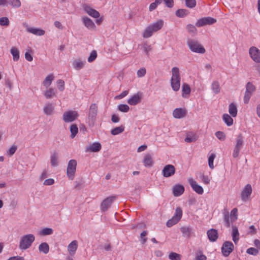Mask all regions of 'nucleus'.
<instances>
[{
  "label": "nucleus",
  "mask_w": 260,
  "mask_h": 260,
  "mask_svg": "<svg viewBox=\"0 0 260 260\" xmlns=\"http://www.w3.org/2000/svg\"><path fill=\"white\" fill-rule=\"evenodd\" d=\"M35 240V237L32 234H27L21 237L19 248L21 250H26L29 248Z\"/></svg>",
  "instance_id": "nucleus-1"
},
{
  "label": "nucleus",
  "mask_w": 260,
  "mask_h": 260,
  "mask_svg": "<svg viewBox=\"0 0 260 260\" xmlns=\"http://www.w3.org/2000/svg\"><path fill=\"white\" fill-rule=\"evenodd\" d=\"M187 44L190 50L192 52L203 54L206 51L204 47L197 41L190 39L187 41Z\"/></svg>",
  "instance_id": "nucleus-2"
},
{
  "label": "nucleus",
  "mask_w": 260,
  "mask_h": 260,
  "mask_svg": "<svg viewBox=\"0 0 260 260\" xmlns=\"http://www.w3.org/2000/svg\"><path fill=\"white\" fill-rule=\"evenodd\" d=\"M231 221L230 220L229 213L228 211L224 212V220L225 222L226 227L230 226L231 223L235 221L238 218V209L236 208H234L231 212L230 214Z\"/></svg>",
  "instance_id": "nucleus-3"
},
{
  "label": "nucleus",
  "mask_w": 260,
  "mask_h": 260,
  "mask_svg": "<svg viewBox=\"0 0 260 260\" xmlns=\"http://www.w3.org/2000/svg\"><path fill=\"white\" fill-rule=\"evenodd\" d=\"M77 165V162L75 159H71L68 162L67 175L69 179L71 180H73L74 178Z\"/></svg>",
  "instance_id": "nucleus-4"
},
{
  "label": "nucleus",
  "mask_w": 260,
  "mask_h": 260,
  "mask_svg": "<svg viewBox=\"0 0 260 260\" xmlns=\"http://www.w3.org/2000/svg\"><path fill=\"white\" fill-rule=\"evenodd\" d=\"M236 145L233 152V156L236 158L238 156L240 150L243 147L244 141L242 134H239L236 139Z\"/></svg>",
  "instance_id": "nucleus-5"
},
{
  "label": "nucleus",
  "mask_w": 260,
  "mask_h": 260,
  "mask_svg": "<svg viewBox=\"0 0 260 260\" xmlns=\"http://www.w3.org/2000/svg\"><path fill=\"white\" fill-rule=\"evenodd\" d=\"M182 215V211L180 208H177L175 210V215L173 217L167 222V226L171 227L173 225L176 224L181 219Z\"/></svg>",
  "instance_id": "nucleus-6"
},
{
  "label": "nucleus",
  "mask_w": 260,
  "mask_h": 260,
  "mask_svg": "<svg viewBox=\"0 0 260 260\" xmlns=\"http://www.w3.org/2000/svg\"><path fill=\"white\" fill-rule=\"evenodd\" d=\"M78 114L77 111L69 110L63 113L62 119L64 122H71L77 119Z\"/></svg>",
  "instance_id": "nucleus-7"
},
{
  "label": "nucleus",
  "mask_w": 260,
  "mask_h": 260,
  "mask_svg": "<svg viewBox=\"0 0 260 260\" xmlns=\"http://www.w3.org/2000/svg\"><path fill=\"white\" fill-rule=\"evenodd\" d=\"M216 22V19L211 17H203L197 21L196 22V26L200 27L206 25H212Z\"/></svg>",
  "instance_id": "nucleus-8"
},
{
  "label": "nucleus",
  "mask_w": 260,
  "mask_h": 260,
  "mask_svg": "<svg viewBox=\"0 0 260 260\" xmlns=\"http://www.w3.org/2000/svg\"><path fill=\"white\" fill-rule=\"evenodd\" d=\"M234 246L232 242L230 241H225L223 243L221 247V251L222 254L226 257L233 251Z\"/></svg>",
  "instance_id": "nucleus-9"
},
{
  "label": "nucleus",
  "mask_w": 260,
  "mask_h": 260,
  "mask_svg": "<svg viewBox=\"0 0 260 260\" xmlns=\"http://www.w3.org/2000/svg\"><path fill=\"white\" fill-rule=\"evenodd\" d=\"M252 191L251 185L247 184L243 188L241 193V198L243 201L247 202L249 200Z\"/></svg>",
  "instance_id": "nucleus-10"
},
{
  "label": "nucleus",
  "mask_w": 260,
  "mask_h": 260,
  "mask_svg": "<svg viewBox=\"0 0 260 260\" xmlns=\"http://www.w3.org/2000/svg\"><path fill=\"white\" fill-rule=\"evenodd\" d=\"M249 53L251 58L256 62L260 63V50L253 46L250 48Z\"/></svg>",
  "instance_id": "nucleus-11"
},
{
  "label": "nucleus",
  "mask_w": 260,
  "mask_h": 260,
  "mask_svg": "<svg viewBox=\"0 0 260 260\" xmlns=\"http://www.w3.org/2000/svg\"><path fill=\"white\" fill-rule=\"evenodd\" d=\"M116 197L115 196H112L110 197L107 198L106 199H105L102 203L101 205V210L105 212L107 211L108 208L111 206L112 203L114 202V201L115 200Z\"/></svg>",
  "instance_id": "nucleus-12"
},
{
  "label": "nucleus",
  "mask_w": 260,
  "mask_h": 260,
  "mask_svg": "<svg viewBox=\"0 0 260 260\" xmlns=\"http://www.w3.org/2000/svg\"><path fill=\"white\" fill-rule=\"evenodd\" d=\"M175 168L172 165L165 166L162 170V174L165 177H169L175 174Z\"/></svg>",
  "instance_id": "nucleus-13"
},
{
  "label": "nucleus",
  "mask_w": 260,
  "mask_h": 260,
  "mask_svg": "<svg viewBox=\"0 0 260 260\" xmlns=\"http://www.w3.org/2000/svg\"><path fill=\"white\" fill-rule=\"evenodd\" d=\"M189 183L191 186L192 189L199 194H202L204 192L203 187L198 184L197 182L194 181L192 178H190L188 180Z\"/></svg>",
  "instance_id": "nucleus-14"
},
{
  "label": "nucleus",
  "mask_w": 260,
  "mask_h": 260,
  "mask_svg": "<svg viewBox=\"0 0 260 260\" xmlns=\"http://www.w3.org/2000/svg\"><path fill=\"white\" fill-rule=\"evenodd\" d=\"M98 113V106L96 104H92L90 107L88 113V118L92 121L95 120Z\"/></svg>",
  "instance_id": "nucleus-15"
},
{
  "label": "nucleus",
  "mask_w": 260,
  "mask_h": 260,
  "mask_svg": "<svg viewBox=\"0 0 260 260\" xmlns=\"http://www.w3.org/2000/svg\"><path fill=\"white\" fill-rule=\"evenodd\" d=\"M142 93L138 92L134 94L131 98H129L127 103L130 105H136L141 102L142 99Z\"/></svg>",
  "instance_id": "nucleus-16"
},
{
  "label": "nucleus",
  "mask_w": 260,
  "mask_h": 260,
  "mask_svg": "<svg viewBox=\"0 0 260 260\" xmlns=\"http://www.w3.org/2000/svg\"><path fill=\"white\" fill-rule=\"evenodd\" d=\"M84 10L89 15L93 18H98L100 16L99 12L87 5L84 6Z\"/></svg>",
  "instance_id": "nucleus-17"
},
{
  "label": "nucleus",
  "mask_w": 260,
  "mask_h": 260,
  "mask_svg": "<svg viewBox=\"0 0 260 260\" xmlns=\"http://www.w3.org/2000/svg\"><path fill=\"white\" fill-rule=\"evenodd\" d=\"M186 114V110L182 108H176L173 112V115L176 118H183L185 116Z\"/></svg>",
  "instance_id": "nucleus-18"
},
{
  "label": "nucleus",
  "mask_w": 260,
  "mask_h": 260,
  "mask_svg": "<svg viewBox=\"0 0 260 260\" xmlns=\"http://www.w3.org/2000/svg\"><path fill=\"white\" fill-rule=\"evenodd\" d=\"M208 237L210 241L214 242L218 238L217 231L215 229H210L207 232Z\"/></svg>",
  "instance_id": "nucleus-19"
},
{
  "label": "nucleus",
  "mask_w": 260,
  "mask_h": 260,
  "mask_svg": "<svg viewBox=\"0 0 260 260\" xmlns=\"http://www.w3.org/2000/svg\"><path fill=\"white\" fill-rule=\"evenodd\" d=\"M78 247V242L76 240L73 241L68 246V250L70 255L75 254Z\"/></svg>",
  "instance_id": "nucleus-20"
},
{
  "label": "nucleus",
  "mask_w": 260,
  "mask_h": 260,
  "mask_svg": "<svg viewBox=\"0 0 260 260\" xmlns=\"http://www.w3.org/2000/svg\"><path fill=\"white\" fill-rule=\"evenodd\" d=\"M173 194L175 197L181 196L184 191V187L181 185H176L173 188Z\"/></svg>",
  "instance_id": "nucleus-21"
},
{
  "label": "nucleus",
  "mask_w": 260,
  "mask_h": 260,
  "mask_svg": "<svg viewBox=\"0 0 260 260\" xmlns=\"http://www.w3.org/2000/svg\"><path fill=\"white\" fill-rule=\"evenodd\" d=\"M143 162L146 167H150L152 166L153 164V160L152 155L150 154L145 155L144 156Z\"/></svg>",
  "instance_id": "nucleus-22"
},
{
  "label": "nucleus",
  "mask_w": 260,
  "mask_h": 260,
  "mask_svg": "<svg viewBox=\"0 0 260 260\" xmlns=\"http://www.w3.org/2000/svg\"><path fill=\"white\" fill-rule=\"evenodd\" d=\"M82 20L85 26L88 29H94L95 27V24L93 21L89 18L84 17L82 18Z\"/></svg>",
  "instance_id": "nucleus-23"
},
{
  "label": "nucleus",
  "mask_w": 260,
  "mask_h": 260,
  "mask_svg": "<svg viewBox=\"0 0 260 260\" xmlns=\"http://www.w3.org/2000/svg\"><path fill=\"white\" fill-rule=\"evenodd\" d=\"M101 145L100 143L95 142L86 148V151L99 152L101 149Z\"/></svg>",
  "instance_id": "nucleus-24"
},
{
  "label": "nucleus",
  "mask_w": 260,
  "mask_h": 260,
  "mask_svg": "<svg viewBox=\"0 0 260 260\" xmlns=\"http://www.w3.org/2000/svg\"><path fill=\"white\" fill-rule=\"evenodd\" d=\"M26 27H27V31L34 35L37 36H43L45 34V31L42 29L29 27L28 26H26Z\"/></svg>",
  "instance_id": "nucleus-25"
},
{
  "label": "nucleus",
  "mask_w": 260,
  "mask_h": 260,
  "mask_svg": "<svg viewBox=\"0 0 260 260\" xmlns=\"http://www.w3.org/2000/svg\"><path fill=\"white\" fill-rule=\"evenodd\" d=\"M54 109V106L51 103L46 104L44 108L43 111L47 115H51L53 114Z\"/></svg>",
  "instance_id": "nucleus-26"
},
{
  "label": "nucleus",
  "mask_w": 260,
  "mask_h": 260,
  "mask_svg": "<svg viewBox=\"0 0 260 260\" xmlns=\"http://www.w3.org/2000/svg\"><path fill=\"white\" fill-rule=\"evenodd\" d=\"M198 138V136L194 133L188 132L186 134V137L185 138V142L186 143H191L195 142Z\"/></svg>",
  "instance_id": "nucleus-27"
},
{
  "label": "nucleus",
  "mask_w": 260,
  "mask_h": 260,
  "mask_svg": "<svg viewBox=\"0 0 260 260\" xmlns=\"http://www.w3.org/2000/svg\"><path fill=\"white\" fill-rule=\"evenodd\" d=\"M44 96L47 99H50L56 96V91L52 88H49L44 92Z\"/></svg>",
  "instance_id": "nucleus-28"
},
{
  "label": "nucleus",
  "mask_w": 260,
  "mask_h": 260,
  "mask_svg": "<svg viewBox=\"0 0 260 260\" xmlns=\"http://www.w3.org/2000/svg\"><path fill=\"white\" fill-rule=\"evenodd\" d=\"M232 239L235 244H237L239 239L238 230L235 226H232Z\"/></svg>",
  "instance_id": "nucleus-29"
},
{
  "label": "nucleus",
  "mask_w": 260,
  "mask_h": 260,
  "mask_svg": "<svg viewBox=\"0 0 260 260\" xmlns=\"http://www.w3.org/2000/svg\"><path fill=\"white\" fill-rule=\"evenodd\" d=\"M180 82L181 79L171 80V85L174 91H177L179 90Z\"/></svg>",
  "instance_id": "nucleus-30"
},
{
  "label": "nucleus",
  "mask_w": 260,
  "mask_h": 260,
  "mask_svg": "<svg viewBox=\"0 0 260 260\" xmlns=\"http://www.w3.org/2000/svg\"><path fill=\"white\" fill-rule=\"evenodd\" d=\"M163 21L160 20L151 25H150L149 26L152 28V29L154 32H156L160 30L162 28L163 26Z\"/></svg>",
  "instance_id": "nucleus-31"
},
{
  "label": "nucleus",
  "mask_w": 260,
  "mask_h": 260,
  "mask_svg": "<svg viewBox=\"0 0 260 260\" xmlns=\"http://www.w3.org/2000/svg\"><path fill=\"white\" fill-rule=\"evenodd\" d=\"M54 77L53 74H51L48 75L43 82V85L48 88L51 84L52 81L54 80Z\"/></svg>",
  "instance_id": "nucleus-32"
},
{
  "label": "nucleus",
  "mask_w": 260,
  "mask_h": 260,
  "mask_svg": "<svg viewBox=\"0 0 260 260\" xmlns=\"http://www.w3.org/2000/svg\"><path fill=\"white\" fill-rule=\"evenodd\" d=\"M86 63L85 61H82L80 59L75 60L73 63L74 68L77 70H79L83 68Z\"/></svg>",
  "instance_id": "nucleus-33"
},
{
  "label": "nucleus",
  "mask_w": 260,
  "mask_h": 260,
  "mask_svg": "<svg viewBox=\"0 0 260 260\" xmlns=\"http://www.w3.org/2000/svg\"><path fill=\"white\" fill-rule=\"evenodd\" d=\"M172 78L171 80L181 79L179 69L177 67H173L172 69Z\"/></svg>",
  "instance_id": "nucleus-34"
},
{
  "label": "nucleus",
  "mask_w": 260,
  "mask_h": 260,
  "mask_svg": "<svg viewBox=\"0 0 260 260\" xmlns=\"http://www.w3.org/2000/svg\"><path fill=\"white\" fill-rule=\"evenodd\" d=\"M11 53L13 55V59L14 61H16L19 59V50L14 47H13L11 49Z\"/></svg>",
  "instance_id": "nucleus-35"
},
{
  "label": "nucleus",
  "mask_w": 260,
  "mask_h": 260,
  "mask_svg": "<svg viewBox=\"0 0 260 260\" xmlns=\"http://www.w3.org/2000/svg\"><path fill=\"white\" fill-rule=\"evenodd\" d=\"M229 112L232 117H235L237 115V108L236 105L231 103L229 105Z\"/></svg>",
  "instance_id": "nucleus-36"
},
{
  "label": "nucleus",
  "mask_w": 260,
  "mask_h": 260,
  "mask_svg": "<svg viewBox=\"0 0 260 260\" xmlns=\"http://www.w3.org/2000/svg\"><path fill=\"white\" fill-rule=\"evenodd\" d=\"M51 165L53 167L58 165V154L57 152H54L51 155Z\"/></svg>",
  "instance_id": "nucleus-37"
},
{
  "label": "nucleus",
  "mask_w": 260,
  "mask_h": 260,
  "mask_svg": "<svg viewBox=\"0 0 260 260\" xmlns=\"http://www.w3.org/2000/svg\"><path fill=\"white\" fill-rule=\"evenodd\" d=\"M190 92V88L189 86L186 84L184 83L182 85V96L183 98H187V95H188Z\"/></svg>",
  "instance_id": "nucleus-38"
},
{
  "label": "nucleus",
  "mask_w": 260,
  "mask_h": 260,
  "mask_svg": "<svg viewBox=\"0 0 260 260\" xmlns=\"http://www.w3.org/2000/svg\"><path fill=\"white\" fill-rule=\"evenodd\" d=\"M39 250L40 252L47 254L49 251V246L46 242L42 243L39 246Z\"/></svg>",
  "instance_id": "nucleus-39"
},
{
  "label": "nucleus",
  "mask_w": 260,
  "mask_h": 260,
  "mask_svg": "<svg viewBox=\"0 0 260 260\" xmlns=\"http://www.w3.org/2000/svg\"><path fill=\"white\" fill-rule=\"evenodd\" d=\"M223 120L228 126H231L233 123V119L228 114H224L222 116Z\"/></svg>",
  "instance_id": "nucleus-40"
},
{
  "label": "nucleus",
  "mask_w": 260,
  "mask_h": 260,
  "mask_svg": "<svg viewBox=\"0 0 260 260\" xmlns=\"http://www.w3.org/2000/svg\"><path fill=\"white\" fill-rule=\"evenodd\" d=\"M154 31L149 26V25L144 30L143 33V37L144 38H148L150 37Z\"/></svg>",
  "instance_id": "nucleus-41"
},
{
  "label": "nucleus",
  "mask_w": 260,
  "mask_h": 260,
  "mask_svg": "<svg viewBox=\"0 0 260 260\" xmlns=\"http://www.w3.org/2000/svg\"><path fill=\"white\" fill-rule=\"evenodd\" d=\"M189 13L188 10L186 9H178L176 12V15L178 17H184L187 16Z\"/></svg>",
  "instance_id": "nucleus-42"
},
{
  "label": "nucleus",
  "mask_w": 260,
  "mask_h": 260,
  "mask_svg": "<svg viewBox=\"0 0 260 260\" xmlns=\"http://www.w3.org/2000/svg\"><path fill=\"white\" fill-rule=\"evenodd\" d=\"M212 89L215 94L218 93L220 91L219 83L218 81H213L212 84Z\"/></svg>",
  "instance_id": "nucleus-43"
},
{
  "label": "nucleus",
  "mask_w": 260,
  "mask_h": 260,
  "mask_svg": "<svg viewBox=\"0 0 260 260\" xmlns=\"http://www.w3.org/2000/svg\"><path fill=\"white\" fill-rule=\"evenodd\" d=\"M183 236L186 237H189L191 235V230L188 227H182L180 229Z\"/></svg>",
  "instance_id": "nucleus-44"
},
{
  "label": "nucleus",
  "mask_w": 260,
  "mask_h": 260,
  "mask_svg": "<svg viewBox=\"0 0 260 260\" xmlns=\"http://www.w3.org/2000/svg\"><path fill=\"white\" fill-rule=\"evenodd\" d=\"M70 131L71 133V138H74L78 132V128L76 124H73L70 126Z\"/></svg>",
  "instance_id": "nucleus-45"
},
{
  "label": "nucleus",
  "mask_w": 260,
  "mask_h": 260,
  "mask_svg": "<svg viewBox=\"0 0 260 260\" xmlns=\"http://www.w3.org/2000/svg\"><path fill=\"white\" fill-rule=\"evenodd\" d=\"M12 6L13 8H18L21 5V3L20 0H9L7 1V4Z\"/></svg>",
  "instance_id": "nucleus-46"
},
{
  "label": "nucleus",
  "mask_w": 260,
  "mask_h": 260,
  "mask_svg": "<svg viewBox=\"0 0 260 260\" xmlns=\"http://www.w3.org/2000/svg\"><path fill=\"white\" fill-rule=\"evenodd\" d=\"M124 131V126L122 125H121L120 126L116 127L113 128L111 131V134L113 135H118V134L122 133Z\"/></svg>",
  "instance_id": "nucleus-47"
},
{
  "label": "nucleus",
  "mask_w": 260,
  "mask_h": 260,
  "mask_svg": "<svg viewBox=\"0 0 260 260\" xmlns=\"http://www.w3.org/2000/svg\"><path fill=\"white\" fill-rule=\"evenodd\" d=\"M53 233V230L51 228H45L42 229L40 232V236H46L51 235Z\"/></svg>",
  "instance_id": "nucleus-48"
},
{
  "label": "nucleus",
  "mask_w": 260,
  "mask_h": 260,
  "mask_svg": "<svg viewBox=\"0 0 260 260\" xmlns=\"http://www.w3.org/2000/svg\"><path fill=\"white\" fill-rule=\"evenodd\" d=\"M255 86L251 83V82H248L246 86V91L251 93H253L255 91Z\"/></svg>",
  "instance_id": "nucleus-49"
},
{
  "label": "nucleus",
  "mask_w": 260,
  "mask_h": 260,
  "mask_svg": "<svg viewBox=\"0 0 260 260\" xmlns=\"http://www.w3.org/2000/svg\"><path fill=\"white\" fill-rule=\"evenodd\" d=\"M186 29L189 33L191 35H194L197 32V29L196 27L192 24H188L186 26Z\"/></svg>",
  "instance_id": "nucleus-50"
},
{
  "label": "nucleus",
  "mask_w": 260,
  "mask_h": 260,
  "mask_svg": "<svg viewBox=\"0 0 260 260\" xmlns=\"http://www.w3.org/2000/svg\"><path fill=\"white\" fill-rule=\"evenodd\" d=\"M169 258L171 260H181V255L176 252H171L169 255Z\"/></svg>",
  "instance_id": "nucleus-51"
},
{
  "label": "nucleus",
  "mask_w": 260,
  "mask_h": 260,
  "mask_svg": "<svg viewBox=\"0 0 260 260\" xmlns=\"http://www.w3.org/2000/svg\"><path fill=\"white\" fill-rule=\"evenodd\" d=\"M162 0H155L154 2L151 3L149 6V11H152L155 10L158 5L161 4Z\"/></svg>",
  "instance_id": "nucleus-52"
},
{
  "label": "nucleus",
  "mask_w": 260,
  "mask_h": 260,
  "mask_svg": "<svg viewBox=\"0 0 260 260\" xmlns=\"http://www.w3.org/2000/svg\"><path fill=\"white\" fill-rule=\"evenodd\" d=\"M216 157V155L214 153H212L210 156L208 158V164L210 169H213L214 168L213 165V161Z\"/></svg>",
  "instance_id": "nucleus-53"
},
{
  "label": "nucleus",
  "mask_w": 260,
  "mask_h": 260,
  "mask_svg": "<svg viewBox=\"0 0 260 260\" xmlns=\"http://www.w3.org/2000/svg\"><path fill=\"white\" fill-rule=\"evenodd\" d=\"M10 21L8 17H3L0 18V25L7 26L9 25Z\"/></svg>",
  "instance_id": "nucleus-54"
},
{
  "label": "nucleus",
  "mask_w": 260,
  "mask_h": 260,
  "mask_svg": "<svg viewBox=\"0 0 260 260\" xmlns=\"http://www.w3.org/2000/svg\"><path fill=\"white\" fill-rule=\"evenodd\" d=\"M57 86L59 91H63L64 89V82L61 79L58 80L56 81Z\"/></svg>",
  "instance_id": "nucleus-55"
},
{
  "label": "nucleus",
  "mask_w": 260,
  "mask_h": 260,
  "mask_svg": "<svg viewBox=\"0 0 260 260\" xmlns=\"http://www.w3.org/2000/svg\"><path fill=\"white\" fill-rule=\"evenodd\" d=\"M186 6L189 8H193L196 5V0H185Z\"/></svg>",
  "instance_id": "nucleus-56"
},
{
  "label": "nucleus",
  "mask_w": 260,
  "mask_h": 260,
  "mask_svg": "<svg viewBox=\"0 0 260 260\" xmlns=\"http://www.w3.org/2000/svg\"><path fill=\"white\" fill-rule=\"evenodd\" d=\"M97 57V53L95 50H93L88 58V61L89 62H92Z\"/></svg>",
  "instance_id": "nucleus-57"
},
{
  "label": "nucleus",
  "mask_w": 260,
  "mask_h": 260,
  "mask_svg": "<svg viewBox=\"0 0 260 260\" xmlns=\"http://www.w3.org/2000/svg\"><path fill=\"white\" fill-rule=\"evenodd\" d=\"M118 110L122 112H127L129 110V107L127 105L121 104L118 106Z\"/></svg>",
  "instance_id": "nucleus-58"
},
{
  "label": "nucleus",
  "mask_w": 260,
  "mask_h": 260,
  "mask_svg": "<svg viewBox=\"0 0 260 260\" xmlns=\"http://www.w3.org/2000/svg\"><path fill=\"white\" fill-rule=\"evenodd\" d=\"M200 178L202 180V181L205 184H206V185H208L210 183V178L208 177V176H205L204 175V174H201L200 175Z\"/></svg>",
  "instance_id": "nucleus-59"
},
{
  "label": "nucleus",
  "mask_w": 260,
  "mask_h": 260,
  "mask_svg": "<svg viewBox=\"0 0 260 260\" xmlns=\"http://www.w3.org/2000/svg\"><path fill=\"white\" fill-rule=\"evenodd\" d=\"M215 135L217 137V138L221 141H224L226 138L224 133L221 131L217 132L215 133Z\"/></svg>",
  "instance_id": "nucleus-60"
},
{
  "label": "nucleus",
  "mask_w": 260,
  "mask_h": 260,
  "mask_svg": "<svg viewBox=\"0 0 260 260\" xmlns=\"http://www.w3.org/2000/svg\"><path fill=\"white\" fill-rule=\"evenodd\" d=\"M246 252L251 255H256L258 253V250L255 248L251 247L247 249Z\"/></svg>",
  "instance_id": "nucleus-61"
},
{
  "label": "nucleus",
  "mask_w": 260,
  "mask_h": 260,
  "mask_svg": "<svg viewBox=\"0 0 260 260\" xmlns=\"http://www.w3.org/2000/svg\"><path fill=\"white\" fill-rule=\"evenodd\" d=\"M17 149V147L15 145H13L7 151V155L11 156H12L16 151Z\"/></svg>",
  "instance_id": "nucleus-62"
},
{
  "label": "nucleus",
  "mask_w": 260,
  "mask_h": 260,
  "mask_svg": "<svg viewBox=\"0 0 260 260\" xmlns=\"http://www.w3.org/2000/svg\"><path fill=\"white\" fill-rule=\"evenodd\" d=\"M146 73V71L145 68H142L140 69L137 71V76L139 78H141V77H144Z\"/></svg>",
  "instance_id": "nucleus-63"
},
{
  "label": "nucleus",
  "mask_w": 260,
  "mask_h": 260,
  "mask_svg": "<svg viewBox=\"0 0 260 260\" xmlns=\"http://www.w3.org/2000/svg\"><path fill=\"white\" fill-rule=\"evenodd\" d=\"M252 94L251 93H249L246 91H245V95H244V99H243L244 103L245 104H247L249 102V100H250Z\"/></svg>",
  "instance_id": "nucleus-64"
}]
</instances>
